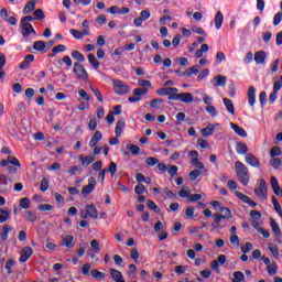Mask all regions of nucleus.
<instances>
[{
    "mask_svg": "<svg viewBox=\"0 0 282 282\" xmlns=\"http://www.w3.org/2000/svg\"><path fill=\"white\" fill-rule=\"evenodd\" d=\"M50 182L47 181V178L42 180L40 184V191H42V193H45V191H47Z\"/></svg>",
    "mask_w": 282,
    "mask_h": 282,
    "instance_id": "052dcab7",
    "label": "nucleus"
},
{
    "mask_svg": "<svg viewBox=\"0 0 282 282\" xmlns=\"http://www.w3.org/2000/svg\"><path fill=\"white\" fill-rule=\"evenodd\" d=\"M158 96H173V94H171L170 87L169 88H160L156 90Z\"/></svg>",
    "mask_w": 282,
    "mask_h": 282,
    "instance_id": "4d7b16f0",
    "label": "nucleus"
},
{
    "mask_svg": "<svg viewBox=\"0 0 282 282\" xmlns=\"http://www.w3.org/2000/svg\"><path fill=\"white\" fill-rule=\"evenodd\" d=\"M34 254L32 247H24L20 253V263H25Z\"/></svg>",
    "mask_w": 282,
    "mask_h": 282,
    "instance_id": "9d476101",
    "label": "nucleus"
},
{
    "mask_svg": "<svg viewBox=\"0 0 282 282\" xmlns=\"http://www.w3.org/2000/svg\"><path fill=\"white\" fill-rule=\"evenodd\" d=\"M86 212L88 217H91L93 219H98V209H96V206L94 204L86 205Z\"/></svg>",
    "mask_w": 282,
    "mask_h": 282,
    "instance_id": "f3484780",
    "label": "nucleus"
},
{
    "mask_svg": "<svg viewBox=\"0 0 282 282\" xmlns=\"http://www.w3.org/2000/svg\"><path fill=\"white\" fill-rule=\"evenodd\" d=\"M213 219H214V223L212 224V226L214 228H224V226H221V219H225L224 215H221V214H214L213 215Z\"/></svg>",
    "mask_w": 282,
    "mask_h": 282,
    "instance_id": "5701e85b",
    "label": "nucleus"
},
{
    "mask_svg": "<svg viewBox=\"0 0 282 282\" xmlns=\"http://www.w3.org/2000/svg\"><path fill=\"white\" fill-rule=\"evenodd\" d=\"M95 188H96V178L95 177H89L88 178V185H85L82 188L83 197H88L90 195V193H94Z\"/></svg>",
    "mask_w": 282,
    "mask_h": 282,
    "instance_id": "6e6552de",
    "label": "nucleus"
},
{
    "mask_svg": "<svg viewBox=\"0 0 282 282\" xmlns=\"http://www.w3.org/2000/svg\"><path fill=\"white\" fill-rule=\"evenodd\" d=\"M20 30L23 39H30V34H34L36 36V30L30 23L20 22Z\"/></svg>",
    "mask_w": 282,
    "mask_h": 282,
    "instance_id": "423d86ee",
    "label": "nucleus"
},
{
    "mask_svg": "<svg viewBox=\"0 0 282 282\" xmlns=\"http://www.w3.org/2000/svg\"><path fill=\"white\" fill-rule=\"evenodd\" d=\"M219 210L223 213L220 215H223L224 219H230V217H232V213L228 207L221 206L219 207Z\"/></svg>",
    "mask_w": 282,
    "mask_h": 282,
    "instance_id": "58836bf2",
    "label": "nucleus"
},
{
    "mask_svg": "<svg viewBox=\"0 0 282 282\" xmlns=\"http://www.w3.org/2000/svg\"><path fill=\"white\" fill-rule=\"evenodd\" d=\"M112 85H113L115 94H118V96H124L126 94H129V91H131V88H129V85L124 84L120 79H113Z\"/></svg>",
    "mask_w": 282,
    "mask_h": 282,
    "instance_id": "f03ea898",
    "label": "nucleus"
},
{
    "mask_svg": "<svg viewBox=\"0 0 282 282\" xmlns=\"http://www.w3.org/2000/svg\"><path fill=\"white\" fill-rule=\"evenodd\" d=\"M271 187L273 189V193L281 188V185H279V181L274 176H271Z\"/></svg>",
    "mask_w": 282,
    "mask_h": 282,
    "instance_id": "bf43d9fd",
    "label": "nucleus"
},
{
    "mask_svg": "<svg viewBox=\"0 0 282 282\" xmlns=\"http://www.w3.org/2000/svg\"><path fill=\"white\" fill-rule=\"evenodd\" d=\"M230 243H232L236 248H239L241 243L239 242V236L237 235H231L229 238Z\"/></svg>",
    "mask_w": 282,
    "mask_h": 282,
    "instance_id": "680f3d73",
    "label": "nucleus"
},
{
    "mask_svg": "<svg viewBox=\"0 0 282 282\" xmlns=\"http://www.w3.org/2000/svg\"><path fill=\"white\" fill-rule=\"evenodd\" d=\"M90 246L94 250V252H100V242L96 239L90 241Z\"/></svg>",
    "mask_w": 282,
    "mask_h": 282,
    "instance_id": "69168bd1",
    "label": "nucleus"
},
{
    "mask_svg": "<svg viewBox=\"0 0 282 282\" xmlns=\"http://www.w3.org/2000/svg\"><path fill=\"white\" fill-rule=\"evenodd\" d=\"M223 24H224V13H221V11H218L215 15L216 30H221Z\"/></svg>",
    "mask_w": 282,
    "mask_h": 282,
    "instance_id": "b1692460",
    "label": "nucleus"
},
{
    "mask_svg": "<svg viewBox=\"0 0 282 282\" xmlns=\"http://www.w3.org/2000/svg\"><path fill=\"white\" fill-rule=\"evenodd\" d=\"M88 61L95 67V69H98L100 67V62L96 58L94 54H88Z\"/></svg>",
    "mask_w": 282,
    "mask_h": 282,
    "instance_id": "a19ab883",
    "label": "nucleus"
},
{
    "mask_svg": "<svg viewBox=\"0 0 282 282\" xmlns=\"http://www.w3.org/2000/svg\"><path fill=\"white\" fill-rule=\"evenodd\" d=\"M72 57L75 61H79V63H85V55H83V53H80L79 51H73Z\"/></svg>",
    "mask_w": 282,
    "mask_h": 282,
    "instance_id": "4c0bfd02",
    "label": "nucleus"
},
{
    "mask_svg": "<svg viewBox=\"0 0 282 282\" xmlns=\"http://www.w3.org/2000/svg\"><path fill=\"white\" fill-rule=\"evenodd\" d=\"M180 197H182L183 199H186L188 197H191V188L189 187H184L178 192Z\"/></svg>",
    "mask_w": 282,
    "mask_h": 282,
    "instance_id": "49530a36",
    "label": "nucleus"
},
{
    "mask_svg": "<svg viewBox=\"0 0 282 282\" xmlns=\"http://www.w3.org/2000/svg\"><path fill=\"white\" fill-rule=\"evenodd\" d=\"M254 61L259 65H263V63H265V53H264V51L257 52L254 54Z\"/></svg>",
    "mask_w": 282,
    "mask_h": 282,
    "instance_id": "c756f323",
    "label": "nucleus"
},
{
    "mask_svg": "<svg viewBox=\"0 0 282 282\" xmlns=\"http://www.w3.org/2000/svg\"><path fill=\"white\" fill-rule=\"evenodd\" d=\"M12 186H8V176L0 174V193H10Z\"/></svg>",
    "mask_w": 282,
    "mask_h": 282,
    "instance_id": "9b49d317",
    "label": "nucleus"
},
{
    "mask_svg": "<svg viewBox=\"0 0 282 282\" xmlns=\"http://www.w3.org/2000/svg\"><path fill=\"white\" fill-rule=\"evenodd\" d=\"M224 105H225L227 111L229 113H231V116H235V105L232 104V100H230L228 98H224Z\"/></svg>",
    "mask_w": 282,
    "mask_h": 282,
    "instance_id": "c85d7f7f",
    "label": "nucleus"
},
{
    "mask_svg": "<svg viewBox=\"0 0 282 282\" xmlns=\"http://www.w3.org/2000/svg\"><path fill=\"white\" fill-rule=\"evenodd\" d=\"M271 158H279L281 155V148L280 147H273L270 152Z\"/></svg>",
    "mask_w": 282,
    "mask_h": 282,
    "instance_id": "0e129e2a",
    "label": "nucleus"
},
{
    "mask_svg": "<svg viewBox=\"0 0 282 282\" xmlns=\"http://www.w3.org/2000/svg\"><path fill=\"white\" fill-rule=\"evenodd\" d=\"M268 250L271 251V254L274 259H279V247L273 246L272 242L268 243Z\"/></svg>",
    "mask_w": 282,
    "mask_h": 282,
    "instance_id": "ea45409f",
    "label": "nucleus"
},
{
    "mask_svg": "<svg viewBox=\"0 0 282 282\" xmlns=\"http://www.w3.org/2000/svg\"><path fill=\"white\" fill-rule=\"evenodd\" d=\"M270 165H271L273 169H275V170L280 169V166H281V159L273 158V159L270 161Z\"/></svg>",
    "mask_w": 282,
    "mask_h": 282,
    "instance_id": "774afa93",
    "label": "nucleus"
},
{
    "mask_svg": "<svg viewBox=\"0 0 282 282\" xmlns=\"http://www.w3.org/2000/svg\"><path fill=\"white\" fill-rule=\"evenodd\" d=\"M106 173H110V175H116V173L118 172V165L116 164V162H110V165L108 169H105Z\"/></svg>",
    "mask_w": 282,
    "mask_h": 282,
    "instance_id": "79ce46f5",
    "label": "nucleus"
},
{
    "mask_svg": "<svg viewBox=\"0 0 282 282\" xmlns=\"http://www.w3.org/2000/svg\"><path fill=\"white\" fill-rule=\"evenodd\" d=\"M149 89L150 88H142V87L134 88L132 91V96H130L128 100L130 102H140V100H142V96H147V94H149Z\"/></svg>",
    "mask_w": 282,
    "mask_h": 282,
    "instance_id": "39448f33",
    "label": "nucleus"
},
{
    "mask_svg": "<svg viewBox=\"0 0 282 282\" xmlns=\"http://www.w3.org/2000/svg\"><path fill=\"white\" fill-rule=\"evenodd\" d=\"M253 248L254 246L251 242H246L245 246L241 247V252H243V254H248V252H250Z\"/></svg>",
    "mask_w": 282,
    "mask_h": 282,
    "instance_id": "13d9d810",
    "label": "nucleus"
},
{
    "mask_svg": "<svg viewBox=\"0 0 282 282\" xmlns=\"http://www.w3.org/2000/svg\"><path fill=\"white\" fill-rule=\"evenodd\" d=\"M34 62V55L29 54L25 56L24 61L20 64L19 68L20 69H28L30 67V63Z\"/></svg>",
    "mask_w": 282,
    "mask_h": 282,
    "instance_id": "aec40b11",
    "label": "nucleus"
},
{
    "mask_svg": "<svg viewBox=\"0 0 282 282\" xmlns=\"http://www.w3.org/2000/svg\"><path fill=\"white\" fill-rule=\"evenodd\" d=\"M189 155H192L191 164L196 166L199 163V153L195 150L189 151Z\"/></svg>",
    "mask_w": 282,
    "mask_h": 282,
    "instance_id": "72a5a7b5",
    "label": "nucleus"
},
{
    "mask_svg": "<svg viewBox=\"0 0 282 282\" xmlns=\"http://www.w3.org/2000/svg\"><path fill=\"white\" fill-rule=\"evenodd\" d=\"M243 281H246V275H243V272L235 271L232 282H243Z\"/></svg>",
    "mask_w": 282,
    "mask_h": 282,
    "instance_id": "c9c22d12",
    "label": "nucleus"
},
{
    "mask_svg": "<svg viewBox=\"0 0 282 282\" xmlns=\"http://www.w3.org/2000/svg\"><path fill=\"white\" fill-rule=\"evenodd\" d=\"M215 132V128H210V127H206L204 129H202L200 133L204 138L208 137V135H213V133Z\"/></svg>",
    "mask_w": 282,
    "mask_h": 282,
    "instance_id": "603ef678",
    "label": "nucleus"
},
{
    "mask_svg": "<svg viewBox=\"0 0 282 282\" xmlns=\"http://www.w3.org/2000/svg\"><path fill=\"white\" fill-rule=\"evenodd\" d=\"M10 208L4 207V208H0V224H6V221H8L10 219Z\"/></svg>",
    "mask_w": 282,
    "mask_h": 282,
    "instance_id": "2eb2a0df",
    "label": "nucleus"
},
{
    "mask_svg": "<svg viewBox=\"0 0 282 282\" xmlns=\"http://www.w3.org/2000/svg\"><path fill=\"white\" fill-rule=\"evenodd\" d=\"M246 162L247 164H249L250 166H253L254 169H259V166H261L259 159H257V156H254L252 153L246 154Z\"/></svg>",
    "mask_w": 282,
    "mask_h": 282,
    "instance_id": "f8f14e48",
    "label": "nucleus"
},
{
    "mask_svg": "<svg viewBox=\"0 0 282 282\" xmlns=\"http://www.w3.org/2000/svg\"><path fill=\"white\" fill-rule=\"evenodd\" d=\"M231 129L235 131L237 135L240 138H248V132L241 127H239L237 123H230Z\"/></svg>",
    "mask_w": 282,
    "mask_h": 282,
    "instance_id": "4468645a",
    "label": "nucleus"
},
{
    "mask_svg": "<svg viewBox=\"0 0 282 282\" xmlns=\"http://www.w3.org/2000/svg\"><path fill=\"white\" fill-rule=\"evenodd\" d=\"M33 50H36V52H43L45 50V42L37 41L33 44Z\"/></svg>",
    "mask_w": 282,
    "mask_h": 282,
    "instance_id": "3c124183",
    "label": "nucleus"
},
{
    "mask_svg": "<svg viewBox=\"0 0 282 282\" xmlns=\"http://www.w3.org/2000/svg\"><path fill=\"white\" fill-rule=\"evenodd\" d=\"M276 270H279V265H276V262H272L267 267V271L270 276H274V274H276Z\"/></svg>",
    "mask_w": 282,
    "mask_h": 282,
    "instance_id": "f704fd0d",
    "label": "nucleus"
},
{
    "mask_svg": "<svg viewBox=\"0 0 282 282\" xmlns=\"http://www.w3.org/2000/svg\"><path fill=\"white\" fill-rule=\"evenodd\" d=\"M33 17L35 18L36 21H43V19H45V13L41 9H36L33 12Z\"/></svg>",
    "mask_w": 282,
    "mask_h": 282,
    "instance_id": "09e8293b",
    "label": "nucleus"
},
{
    "mask_svg": "<svg viewBox=\"0 0 282 282\" xmlns=\"http://www.w3.org/2000/svg\"><path fill=\"white\" fill-rule=\"evenodd\" d=\"M235 170L239 182H241L243 186H248L250 183V171L248 170V166L242 164L241 161H237L235 163Z\"/></svg>",
    "mask_w": 282,
    "mask_h": 282,
    "instance_id": "f257e3e1",
    "label": "nucleus"
},
{
    "mask_svg": "<svg viewBox=\"0 0 282 282\" xmlns=\"http://www.w3.org/2000/svg\"><path fill=\"white\" fill-rule=\"evenodd\" d=\"M254 193L260 199H268V183H265V180H260V185L254 189Z\"/></svg>",
    "mask_w": 282,
    "mask_h": 282,
    "instance_id": "0eeeda50",
    "label": "nucleus"
},
{
    "mask_svg": "<svg viewBox=\"0 0 282 282\" xmlns=\"http://www.w3.org/2000/svg\"><path fill=\"white\" fill-rule=\"evenodd\" d=\"M202 175V171L200 170H194L189 173V180L192 182H195V180H197V177Z\"/></svg>",
    "mask_w": 282,
    "mask_h": 282,
    "instance_id": "338daca9",
    "label": "nucleus"
},
{
    "mask_svg": "<svg viewBox=\"0 0 282 282\" xmlns=\"http://www.w3.org/2000/svg\"><path fill=\"white\" fill-rule=\"evenodd\" d=\"M90 91H93V94L96 96L99 102H104L102 93H100V89L94 88V86H90Z\"/></svg>",
    "mask_w": 282,
    "mask_h": 282,
    "instance_id": "de8ad7c7",
    "label": "nucleus"
},
{
    "mask_svg": "<svg viewBox=\"0 0 282 282\" xmlns=\"http://www.w3.org/2000/svg\"><path fill=\"white\" fill-rule=\"evenodd\" d=\"M37 209L41 212V213H47L50 210H54V206H52L51 204H42V205H39L37 206Z\"/></svg>",
    "mask_w": 282,
    "mask_h": 282,
    "instance_id": "a18cd8bd",
    "label": "nucleus"
},
{
    "mask_svg": "<svg viewBox=\"0 0 282 282\" xmlns=\"http://www.w3.org/2000/svg\"><path fill=\"white\" fill-rule=\"evenodd\" d=\"M272 204H273L274 210L282 218V208H281V204H279V199H276V196H272Z\"/></svg>",
    "mask_w": 282,
    "mask_h": 282,
    "instance_id": "473e14b6",
    "label": "nucleus"
},
{
    "mask_svg": "<svg viewBox=\"0 0 282 282\" xmlns=\"http://www.w3.org/2000/svg\"><path fill=\"white\" fill-rule=\"evenodd\" d=\"M20 208L28 210V208H30V198L24 197V198L20 199Z\"/></svg>",
    "mask_w": 282,
    "mask_h": 282,
    "instance_id": "864d4df0",
    "label": "nucleus"
},
{
    "mask_svg": "<svg viewBox=\"0 0 282 282\" xmlns=\"http://www.w3.org/2000/svg\"><path fill=\"white\" fill-rule=\"evenodd\" d=\"M34 8H36V1H29L23 9V14H30V12H33Z\"/></svg>",
    "mask_w": 282,
    "mask_h": 282,
    "instance_id": "7c9ffc66",
    "label": "nucleus"
},
{
    "mask_svg": "<svg viewBox=\"0 0 282 282\" xmlns=\"http://www.w3.org/2000/svg\"><path fill=\"white\" fill-rule=\"evenodd\" d=\"M271 228L275 237H282L281 227H279V224L273 218H271Z\"/></svg>",
    "mask_w": 282,
    "mask_h": 282,
    "instance_id": "bb28decb",
    "label": "nucleus"
},
{
    "mask_svg": "<svg viewBox=\"0 0 282 282\" xmlns=\"http://www.w3.org/2000/svg\"><path fill=\"white\" fill-rule=\"evenodd\" d=\"M162 102H164V100H162L161 98H155L150 101V107L152 109H160V107H162Z\"/></svg>",
    "mask_w": 282,
    "mask_h": 282,
    "instance_id": "c03bdc74",
    "label": "nucleus"
},
{
    "mask_svg": "<svg viewBox=\"0 0 282 282\" xmlns=\"http://www.w3.org/2000/svg\"><path fill=\"white\" fill-rule=\"evenodd\" d=\"M110 276H112V281L115 282H124V278H122V272L116 269H110Z\"/></svg>",
    "mask_w": 282,
    "mask_h": 282,
    "instance_id": "a211bd4d",
    "label": "nucleus"
},
{
    "mask_svg": "<svg viewBox=\"0 0 282 282\" xmlns=\"http://www.w3.org/2000/svg\"><path fill=\"white\" fill-rule=\"evenodd\" d=\"M169 100H180V102L188 105L195 100V97L191 93L172 94L169 96Z\"/></svg>",
    "mask_w": 282,
    "mask_h": 282,
    "instance_id": "7ed1b4c3",
    "label": "nucleus"
},
{
    "mask_svg": "<svg viewBox=\"0 0 282 282\" xmlns=\"http://www.w3.org/2000/svg\"><path fill=\"white\" fill-rule=\"evenodd\" d=\"M66 50H67V46L59 44L52 48L53 55H51V56H54L55 54H58L59 52H65Z\"/></svg>",
    "mask_w": 282,
    "mask_h": 282,
    "instance_id": "5fc2aeb1",
    "label": "nucleus"
},
{
    "mask_svg": "<svg viewBox=\"0 0 282 282\" xmlns=\"http://www.w3.org/2000/svg\"><path fill=\"white\" fill-rule=\"evenodd\" d=\"M79 162H82V166H89V164H94V162H96V156L94 155H87V156H83L79 155L78 158Z\"/></svg>",
    "mask_w": 282,
    "mask_h": 282,
    "instance_id": "ddd939ff",
    "label": "nucleus"
},
{
    "mask_svg": "<svg viewBox=\"0 0 282 282\" xmlns=\"http://www.w3.org/2000/svg\"><path fill=\"white\" fill-rule=\"evenodd\" d=\"M199 74V66H192L187 68L184 73L183 76H187V78H191V76Z\"/></svg>",
    "mask_w": 282,
    "mask_h": 282,
    "instance_id": "2f4dec72",
    "label": "nucleus"
},
{
    "mask_svg": "<svg viewBox=\"0 0 282 282\" xmlns=\"http://www.w3.org/2000/svg\"><path fill=\"white\" fill-rule=\"evenodd\" d=\"M254 91H257L254 89V86H250L249 89H248V94H247L250 107H254V102H256Z\"/></svg>",
    "mask_w": 282,
    "mask_h": 282,
    "instance_id": "4be33fe9",
    "label": "nucleus"
},
{
    "mask_svg": "<svg viewBox=\"0 0 282 282\" xmlns=\"http://www.w3.org/2000/svg\"><path fill=\"white\" fill-rule=\"evenodd\" d=\"M69 32H70V34H73L74 39H77L79 41L84 39L83 32H80L76 29H70Z\"/></svg>",
    "mask_w": 282,
    "mask_h": 282,
    "instance_id": "6e6d98bb",
    "label": "nucleus"
},
{
    "mask_svg": "<svg viewBox=\"0 0 282 282\" xmlns=\"http://www.w3.org/2000/svg\"><path fill=\"white\" fill-rule=\"evenodd\" d=\"M147 206L150 210H154V213L156 214H160L161 213V209L158 207V205L155 204V202L149 199L147 202Z\"/></svg>",
    "mask_w": 282,
    "mask_h": 282,
    "instance_id": "37998d69",
    "label": "nucleus"
},
{
    "mask_svg": "<svg viewBox=\"0 0 282 282\" xmlns=\"http://www.w3.org/2000/svg\"><path fill=\"white\" fill-rule=\"evenodd\" d=\"M24 219H26V221H31V223L36 221V219H37L36 213L30 212V210L25 212Z\"/></svg>",
    "mask_w": 282,
    "mask_h": 282,
    "instance_id": "e433bc0d",
    "label": "nucleus"
},
{
    "mask_svg": "<svg viewBox=\"0 0 282 282\" xmlns=\"http://www.w3.org/2000/svg\"><path fill=\"white\" fill-rule=\"evenodd\" d=\"M236 151L239 155H246V153H248V145L245 142L239 141L236 143Z\"/></svg>",
    "mask_w": 282,
    "mask_h": 282,
    "instance_id": "412c9836",
    "label": "nucleus"
},
{
    "mask_svg": "<svg viewBox=\"0 0 282 282\" xmlns=\"http://www.w3.org/2000/svg\"><path fill=\"white\" fill-rule=\"evenodd\" d=\"M144 191H147V187H145L142 183H139V184L134 187V193H135V195H142V193H144Z\"/></svg>",
    "mask_w": 282,
    "mask_h": 282,
    "instance_id": "e2e57ef3",
    "label": "nucleus"
},
{
    "mask_svg": "<svg viewBox=\"0 0 282 282\" xmlns=\"http://www.w3.org/2000/svg\"><path fill=\"white\" fill-rule=\"evenodd\" d=\"M73 72L79 80H89V74L83 64L78 62L74 63Z\"/></svg>",
    "mask_w": 282,
    "mask_h": 282,
    "instance_id": "20e7f679",
    "label": "nucleus"
},
{
    "mask_svg": "<svg viewBox=\"0 0 282 282\" xmlns=\"http://www.w3.org/2000/svg\"><path fill=\"white\" fill-rule=\"evenodd\" d=\"M127 122L123 118L119 119L115 129V133L117 138H120L122 135V131L124 130Z\"/></svg>",
    "mask_w": 282,
    "mask_h": 282,
    "instance_id": "dca6fc26",
    "label": "nucleus"
},
{
    "mask_svg": "<svg viewBox=\"0 0 282 282\" xmlns=\"http://www.w3.org/2000/svg\"><path fill=\"white\" fill-rule=\"evenodd\" d=\"M127 148L129 149L130 153H132V155H140V147L135 144H128Z\"/></svg>",
    "mask_w": 282,
    "mask_h": 282,
    "instance_id": "8fccbe9b",
    "label": "nucleus"
},
{
    "mask_svg": "<svg viewBox=\"0 0 282 282\" xmlns=\"http://www.w3.org/2000/svg\"><path fill=\"white\" fill-rule=\"evenodd\" d=\"M62 246H65V248H74V236H64L62 238Z\"/></svg>",
    "mask_w": 282,
    "mask_h": 282,
    "instance_id": "6ab92c4d",
    "label": "nucleus"
},
{
    "mask_svg": "<svg viewBox=\"0 0 282 282\" xmlns=\"http://www.w3.org/2000/svg\"><path fill=\"white\" fill-rule=\"evenodd\" d=\"M235 195H236V197H238V199L243 202V204H248L252 208H257V202L252 200V198H250L248 195H246L239 191H236Z\"/></svg>",
    "mask_w": 282,
    "mask_h": 282,
    "instance_id": "1a4fd4ad",
    "label": "nucleus"
},
{
    "mask_svg": "<svg viewBox=\"0 0 282 282\" xmlns=\"http://www.w3.org/2000/svg\"><path fill=\"white\" fill-rule=\"evenodd\" d=\"M214 80L216 84H214V86L216 87H226V76H221V75H217L216 77H214Z\"/></svg>",
    "mask_w": 282,
    "mask_h": 282,
    "instance_id": "cd10ccee",
    "label": "nucleus"
},
{
    "mask_svg": "<svg viewBox=\"0 0 282 282\" xmlns=\"http://www.w3.org/2000/svg\"><path fill=\"white\" fill-rule=\"evenodd\" d=\"M100 140H102V132L96 131L91 140L89 141V147H96V144H98Z\"/></svg>",
    "mask_w": 282,
    "mask_h": 282,
    "instance_id": "393cba45",
    "label": "nucleus"
},
{
    "mask_svg": "<svg viewBox=\"0 0 282 282\" xmlns=\"http://www.w3.org/2000/svg\"><path fill=\"white\" fill-rule=\"evenodd\" d=\"M12 231V227L10 225H3L0 237L2 241H8V235Z\"/></svg>",
    "mask_w": 282,
    "mask_h": 282,
    "instance_id": "a878e982",
    "label": "nucleus"
}]
</instances>
